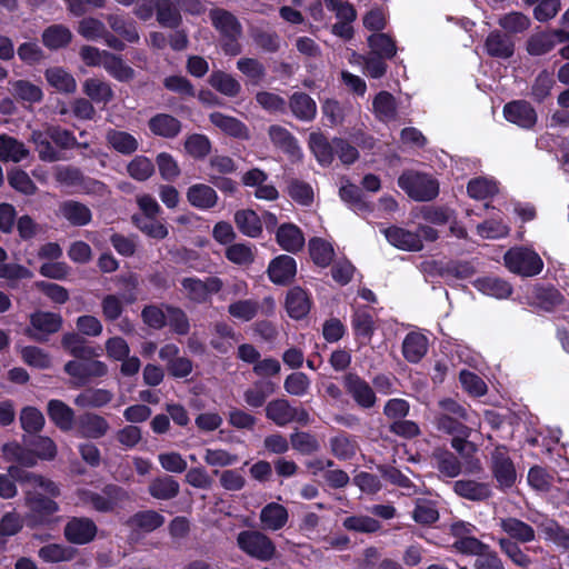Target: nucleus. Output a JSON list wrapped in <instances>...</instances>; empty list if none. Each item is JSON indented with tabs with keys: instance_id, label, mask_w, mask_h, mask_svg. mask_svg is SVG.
Masks as SVG:
<instances>
[{
	"instance_id": "6e6d98bb",
	"label": "nucleus",
	"mask_w": 569,
	"mask_h": 569,
	"mask_svg": "<svg viewBox=\"0 0 569 569\" xmlns=\"http://www.w3.org/2000/svg\"><path fill=\"white\" fill-rule=\"evenodd\" d=\"M39 557L46 562L70 561L76 556V550L60 543H49L39 549Z\"/></svg>"
},
{
	"instance_id": "69168bd1",
	"label": "nucleus",
	"mask_w": 569,
	"mask_h": 569,
	"mask_svg": "<svg viewBox=\"0 0 569 569\" xmlns=\"http://www.w3.org/2000/svg\"><path fill=\"white\" fill-rule=\"evenodd\" d=\"M477 287L485 295L492 296L499 299L507 298L511 295V286L498 278H483L477 281Z\"/></svg>"
},
{
	"instance_id": "37998d69",
	"label": "nucleus",
	"mask_w": 569,
	"mask_h": 569,
	"mask_svg": "<svg viewBox=\"0 0 569 569\" xmlns=\"http://www.w3.org/2000/svg\"><path fill=\"white\" fill-rule=\"evenodd\" d=\"M48 83L60 92L73 93L77 89L76 79L60 67H52L44 72Z\"/></svg>"
},
{
	"instance_id": "2eb2a0df",
	"label": "nucleus",
	"mask_w": 569,
	"mask_h": 569,
	"mask_svg": "<svg viewBox=\"0 0 569 569\" xmlns=\"http://www.w3.org/2000/svg\"><path fill=\"white\" fill-rule=\"evenodd\" d=\"M569 41V32L562 29L533 33L527 41V51L531 56H542L557 44Z\"/></svg>"
},
{
	"instance_id": "49530a36",
	"label": "nucleus",
	"mask_w": 569,
	"mask_h": 569,
	"mask_svg": "<svg viewBox=\"0 0 569 569\" xmlns=\"http://www.w3.org/2000/svg\"><path fill=\"white\" fill-rule=\"evenodd\" d=\"M237 228L246 236L257 238L262 232L261 220L253 210H240L234 214Z\"/></svg>"
},
{
	"instance_id": "a211bd4d",
	"label": "nucleus",
	"mask_w": 569,
	"mask_h": 569,
	"mask_svg": "<svg viewBox=\"0 0 569 569\" xmlns=\"http://www.w3.org/2000/svg\"><path fill=\"white\" fill-rule=\"evenodd\" d=\"M347 392L362 408H371L376 403V395L367 381L355 373H348L343 378Z\"/></svg>"
},
{
	"instance_id": "338daca9",
	"label": "nucleus",
	"mask_w": 569,
	"mask_h": 569,
	"mask_svg": "<svg viewBox=\"0 0 569 569\" xmlns=\"http://www.w3.org/2000/svg\"><path fill=\"white\" fill-rule=\"evenodd\" d=\"M31 140L36 146V150L39 154V158L43 161H58L60 160V153L56 150V148L51 144L50 138L46 132L33 131L31 136Z\"/></svg>"
},
{
	"instance_id": "412c9836",
	"label": "nucleus",
	"mask_w": 569,
	"mask_h": 569,
	"mask_svg": "<svg viewBox=\"0 0 569 569\" xmlns=\"http://www.w3.org/2000/svg\"><path fill=\"white\" fill-rule=\"evenodd\" d=\"M503 114L506 119L522 128H531L537 121L535 109L527 101H512L505 106Z\"/></svg>"
},
{
	"instance_id": "473e14b6",
	"label": "nucleus",
	"mask_w": 569,
	"mask_h": 569,
	"mask_svg": "<svg viewBox=\"0 0 569 569\" xmlns=\"http://www.w3.org/2000/svg\"><path fill=\"white\" fill-rule=\"evenodd\" d=\"M289 107L292 114L302 121H311L317 114L315 100L305 92H295L289 99Z\"/></svg>"
},
{
	"instance_id": "a18cd8bd",
	"label": "nucleus",
	"mask_w": 569,
	"mask_h": 569,
	"mask_svg": "<svg viewBox=\"0 0 569 569\" xmlns=\"http://www.w3.org/2000/svg\"><path fill=\"white\" fill-rule=\"evenodd\" d=\"M358 449L356 439L347 433H339L330 439V451L340 460L353 458Z\"/></svg>"
},
{
	"instance_id": "5701e85b",
	"label": "nucleus",
	"mask_w": 569,
	"mask_h": 569,
	"mask_svg": "<svg viewBox=\"0 0 569 569\" xmlns=\"http://www.w3.org/2000/svg\"><path fill=\"white\" fill-rule=\"evenodd\" d=\"M296 272V260L287 254H281L274 258L268 267L269 278L277 284H286L290 282L295 278Z\"/></svg>"
},
{
	"instance_id": "680f3d73",
	"label": "nucleus",
	"mask_w": 569,
	"mask_h": 569,
	"mask_svg": "<svg viewBox=\"0 0 569 569\" xmlns=\"http://www.w3.org/2000/svg\"><path fill=\"white\" fill-rule=\"evenodd\" d=\"M498 545L500 550L518 567L522 569L529 568L531 565V559L527 556L523 550L520 548L518 542L512 541L507 538H499Z\"/></svg>"
},
{
	"instance_id": "4be33fe9",
	"label": "nucleus",
	"mask_w": 569,
	"mask_h": 569,
	"mask_svg": "<svg viewBox=\"0 0 569 569\" xmlns=\"http://www.w3.org/2000/svg\"><path fill=\"white\" fill-rule=\"evenodd\" d=\"M58 216L76 227L87 226L92 220L90 208L77 200L62 201L59 204Z\"/></svg>"
},
{
	"instance_id": "cd10ccee",
	"label": "nucleus",
	"mask_w": 569,
	"mask_h": 569,
	"mask_svg": "<svg viewBox=\"0 0 569 569\" xmlns=\"http://www.w3.org/2000/svg\"><path fill=\"white\" fill-rule=\"evenodd\" d=\"M278 244L288 252H297L305 246L302 231L293 223L281 224L276 233Z\"/></svg>"
},
{
	"instance_id": "052dcab7",
	"label": "nucleus",
	"mask_w": 569,
	"mask_h": 569,
	"mask_svg": "<svg viewBox=\"0 0 569 569\" xmlns=\"http://www.w3.org/2000/svg\"><path fill=\"white\" fill-rule=\"evenodd\" d=\"M373 110L380 120H393L397 114V106L393 96L387 91L379 92L373 100Z\"/></svg>"
},
{
	"instance_id": "864d4df0",
	"label": "nucleus",
	"mask_w": 569,
	"mask_h": 569,
	"mask_svg": "<svg viewBox=\"0 0 569 569\" xmlns=\"http://www.w3.org/2000/svg\"><path fill=\"white\" fill-rule=\"evenodd\" d=\"M209 83L220 93L227 97H236L241 91V84L231 74L222 71L211 73Z\"/></svg>"
},
{
	"instance_id": "a19ab883",
	"label": "nucleus",
	"mask_w": 569,
	"mask_h": 569,
	"mask_svg": "<svg viewBox=\"0 0 569 569\" xmlns=\"http://www.w3.org/2000/svg\"><path fill=\"white\" fill-rule=\"evenodd\" d=\"M113 399V393L107 389H86L74 398V405L81 408H101Z\"/></svg>"
},
{
	"instance_id": "39448f33",
	"label": "nucleus",
	"mask_w": 569,
	"mask_h": 569,
	"mask_svg": "<svg viewBox=\"0 0 569 569\" xmlns=\"http://www.w3.org/2000/svg\"><path fill=\"white\" fill-rule=\"evenodd\" d=\"M399 187L417 201H429L439 192L438 182L430 176L419 172H403L398 179Z\"/></svg>"
},
{
	"instance_id": "3c124183",
	"label": "nucleus",
	"mask_w": 569,
	"mask_h": 569,
	"mask_svg": "<svg viewBox=\"0 0 569 569\" xmlns=\"http://www.w3.org/2000/svg\"><path fill=\"white\" fill-rule=\"evenodd\" d=\"M103 68L111 77L121 82H128L134 77V70L121 57L111 52L107 56Z\"/></svg>"
},
{
	"instance_id": "ddd939ff",
	"label": "nucleus",
	"mask_w": 569,
	"mask_h": 569,
	"mask_svg": "<svg viewBox=\"0 0 569 569\" xmlns=\"http://www.w3.org/2000/svg\"><path fill=\"white\" fill-rule=\"evenodd\" d=\"M98 532L94 521L87 517L70 518L63 529L67 541L73 545H87L91 542Z\"/></svg>"
},
{
	"instance_id": "4c0bfd02",
	"label": "nucleus",
	"mask_w": 569,
	"mask_h": 569,
	"mask_svg": "<svg viewBox=\"0 0 569 569\" xmlns=\"http://www.w3.org/2000/svg\"><path fill=\"white\" fill-rule=\"evenodd\" d=\"M211 123L220 129L223 133L234 138H248V128L240 120L226 116L221 112H212L210 114Z\"/></svg>"
},
{
	"instance_id": "f3484780",
	"label": "nucleus",
	"mask_w": 569,
	"mask_h": 569,
	"mask_svg": "<svg viewBox=\"0 0 569 569\" xmlns=\"http://www.w3.org/2000/svg\"><path fill=\"white\" fill-rule=\"evenodd\" d=\"M268 136L276 148L281 149L291 160L300 161L303 157L302 150L295 136L284 127L272 124L268 129Z\"/></svg>"
},
{
	"instance_id": "5fc2aeb1",
	"label": "nucleus",
	"mask_w": 569,
	"mask_h": 569,
	"mask_svg": "<svg viewBox=\"0 0 569 569\" xmlns=\"http://www.w3.org/2000/svg\"><path fill=\"white\" fill-rule=\"evenodd\" d=\"M499 27L505 30V34L522 33L530 27V19L521 12H509L498 19Z\"/></svg>"
},
{
	"instance_id": "e433bc0d",
	"label": "nucleus",
	"mask_w": 569,
	"mask_h": 569,
	"mask_svg": "<svg viewBox=\"0 0 569 569\" xmlns=\"http://www.w3.org/2000/svg\"><path fill=\"white\" fill-rule=\"evenodd\" d=\"M149 129L156 136L174 138L181 131V122L173 116L159 113L149 120Z\"/></svg>"
},
{
	"instance_id": "58836bf2",
	"label": "nucleus",
	"mask_w": 569,
	"mask_h": 569,
	"mask_svg": "<svg viewBox=\"0 0 569 569\" xmlns=\"http://www.w3.org/2000/svg\"><path fill=\"white\" fill-rule=\"evenodd\" d=\"M9 83L12 96L23 103L31 106L41 102L43 99L42 89L28 80H14Z\"/></svg>"
},
{
	"instance_id": "c03bdc74",
	"label": "nucleus",
	"mask_w": 569,
	"mask_h": 569,
	"mask_svg": "<svg viewBox=\"0 0 569 569\" xmlns=\"http://www.w3.org/2000/svg\"><path fill=\"white\" fill-rule=\"evenodd\" d=\"M83 92L97 103H108L113 99L111 84L98 78H89L83 82Z\"/></svg>"
},
{
	"instance_id": "7ed1b4c3",
	"label": "nucleus",
	"mask_w": 569,
	"mask_h": 569,
	"mask_svg": "<svg viewBox=\"0 0 569 569\" xmlns=\"http://www.w3.org/2000/svg\"><path fill=\"white\" fill-rule=\"evenodd\" d=\"M214 29L220 33V43L227 56H238L242 51L239 39L242 34V26L230 11L216 8L209 12Z\"/></svg>"
},
{
	"instance_id": "f257e3e1",
	"label": "nucleus",
	"mask_w": 569,
	"mask_h": 569,
	"mask_svg": "<svg viewBox=\"0 0 569 569\" xmlns=\"http://www.w3.org/2000/svg\"><path fill=\"white\" fill-rule=\"evenodd\" d=\"M8 471L16 481L27 487L24 491L26 505L39 522H46L59 511V505L54 499L60 496V488L56 482L17 466L10 467Z\"/></svg>"
},
{
	"instance_id": "c85d7f7f",
	"label": "nucleus",
	"mask_w": 569,
	"mask_h": 569,
	"mask_svg": "<svg viewBox=\"0 0 569 569\" xmlns=\"http://www.w3.org/2000/svg\"><path fill=\"white\" fill-rule=\"evenodd\" d=\"M289 519L288 510L278 502L266 505L260 511V521L264 529L277 531L282 529Z\"/></svg>"
},
{
	"instance_id": "2f4dec72",
	"label": "nucleus",
	"mask_w": 569,
	"mask_h": 569,
	"mask_svg": "<svg viewBox=\"0 0 569 569\" xmlns=\"http://www.w3.org/2000/svg\"><path fill=\"white\" fill-rule=\"evenodd\" d=\"M351 325L355 335L362 345L368 343L376 330L375 320L369 309H357L352 316Z\"/></svg>"
},
{
	"instance_id": "ea45409f",
	"label": "nucleus",
	"mask_w": 569,
	"mask_h": 569,
	"mask_svg": "<svg viewBox=\"0 0 569 569\" xmlns=\"http://www.w3.org/2000/svg\"><path fill=\"white\" fill-rule=\"evenodd\" d=\"M455 492L468 500L481 501L490 497L489 485L473 480H458L453 483Z\"/></svg>"
},
{
	"instance_id": "de8ad7c7",
	"label": "nucleus",
	"mask_w": 569,
	"mask_h": 569,
	"mask_svg": "<svg viewBox=\"0 0 569 569\" xmlns=\"http://www.w3.org/2000/svg\"><path fill=\"white\" fill-rule=\"evenodd\" d=\"M61 346L72 357L78 359H89L94 356L93 348L87 346L81 336L76 332L64 333L61 338Z\"/></svg>"
},
{
	"instance_id": "4468645a",
	"label": "nucleus",
	"mask_w": 569,
	"mask_h": 569,
	"mask_svg": "<svg viewBox=\"0 0 569 569\" xmlns=\"http://www.w3.org/2000/svg\"><path fill=\"white\" fill-rule=\"evenodd\" d=\"M78 32L87 40L103 39L104 43L114 50L122 51L124 42L111 34L104 23L96 18H84L79 22Z\"/></svg>"
},
{
	"instance_id": "0eeeda50",
	"label": "nucleus",
	"mask_w": 569,
	"mask_h": 569,
	"mask_svg": "<svg viewBox=\"0 0 569 569\" xmlns=\"http://www.w3.org/2000/svg\"><path fill=\"white\" fill-rule=\"evenodd\" d=\"M506 267L513 273L532 277L541 272L543 262L538 253L527 248H513L506 252Z\"/></svg>"
},
{
	"instance_id": "c756f323",
	"label": "nucleus",
	"mask_w": 569,
	"mask_h": 569,
	"mask_svg": "<svg viewBox=\"0 0 569 569\" xmlns=\"http://www.w3.org/2000/svg\"><path fill=\"white\" fill-rule=\"evenodd\" d=\"M385 233L388 241L401 250L419 251L422 249V240H420V236L415 232L399 227H391L388 228Z\"/></svg>"
},
{
	"instance_id": "b1692460",
	"label": "nucleus",
	"mask_w": 569,
	"mask_h": 569,
	"mask_svg": "<svg viewBox=\"0 0 569 569\" xmlns=\"http://www.w3.org/2000/svg\"><path fill=\"white\" fill-rule=\"evenodd\" d=\"M486 52L493 58L508 59L515 52V42L508 34L500 30L491 31L485 41Z\"/></svg>"
},
{
	"instance_id": "dca6fc26",
	"label": "nucleus",
	"mask_w": 569,
	"mask_h": 569,
	"mask_svg": "<svg viewBox=\"0 0 569 569\" xmlns=\"http://www.w3.org/2000/svg\"><path fill=\"white\" fill-rule=\"evenodd\" d=\"M76 435L84 439H100L110 430L107 419L94 412H86L78 417L74 425Z\"/></svg>"
},
{
	"instance_id": "423d86ee",
	"label": "nucleus",
	"mask_w": 569,
	"mask_h": 569,
	"mask_svg": "<svg viewBox=\"0 0 569 569\" xmlns=\"http://www.w3.org/2000/svg\"><path fill=\"white\" fill-rule=\"evenodd\" d=\"M238 547L248 556L261 561L271 560L276 555L273 541L257 530H244L237 537Z\"/></svg>"
},
{
	"instance_id": "aec40b11",
	"label": "nucleus",
	"mask_w": 569,
	"mask_h": 569,
	"mask_svg": "<svg viewBox=\"0 0 569 569\" xmlns=\"http://www.w3.org/2000/svg\"><path fill=\"white\" fill-rule=\"evenodd\" d=\"M499 527L510 539L520 543H528L535 540L536 531L527 522L516 517H505L499 519Z\"/></svg>"
},
{
	"instance_id": "8fccbe9b",
	"label": "nucleus",
	"mask_w": 569,
	"mask_h": 569,
	"mask_svg": "<svg viewBox=\"0 0 569 569\" xmlns=\"http://www.w3.org/2000/svg\"><path fill=\"white\" fill-rule=\"evenodd\" d=\"M538 528L545 535L546 539L562 549L569 550V529L561 527L557 521L551 519L543 520L539 523Z\"/></svg>"
},
{
	"instance_id": "9d476101",
	"label": "nucleus",
	"mask_w": 569,
	"mask_h": 569,
	"mask_svg": "<svg viewBox=\"0 0 569 569\" xmlns=\"http://www.w3.org/2000/svg\"><path fill=\"white\" fill-rule=\"evenodd\" d=\"M62 327L60 315L49 311H36L30 315V327L24 333L34 341L44 342L52 333L58 332Z\"/></svg>"
},
{
	"instance_id": "9b49d317",
	"label": "nucleus",
	"mask_w": 569,
	"mask_h": 569,
	"mask_svg": "<svg viewBox=\"0 0 569 569\" xmlns=\"http://www.w3.org/2000/svg\"><path fill=\"white\" fill-rule=\"evenodd\" d=\"M490 469L501 488H510L517 480V471L506 446H497L490 453Z\"/></svg>"
},
{
	"instance_id": "1a4fd4ad",
	"label": "nucleus",
	"mask_w": 569,
	"mask_h": 569,
	"mask_svg": "<svg viewBox=\"0 0 569 569\" xmlns=\"http://www.w3.org/2000/svg\"><path fill=\"white\" fill-rule=\"evenodd\" d=\"M182 292L190 301L196 303H206L210 297L218 293L223 288V281L216 276L199 279L188 277L181 280Z\"/></svg>"
},
{
	"instance_id": "bb28decb",
	"label": "nucleus",
	"mask_w": 569,
	"mask_h": 569,
	"mask_svg": "<svg viewBox=\"0 0 569 569\" xmlns=\"http://www.w3.org/2000/svg\"><path fill=\"white\" fill-rule=\"evenodd\" d=\"M308 147L321 166H329L333 161L335 144L320 131L309 134Z\"/></svg>"
},
{
	"instance_id": "e2e57ef3",
	"label": "nucleus",
	"mask_w": 569,
	"mask_h": 569,
	"mask_svg": "<svg viewBox=\"0 0 569 569\" xmlns=\"http://www.w3.org/2000/svg\"><path fill=\"white\" fill-rule=\"evenodd\" d=\"M369 47L375 56L391 59L397 52L393 39L386 33H373L368 38Z\"/></svg>"
},
{
	"instance_id": "603ef678",
	"label": "nucleus",
	"mask_w": 569,
	"mask_h": 569,
	"mask_svg": "<svg viewBox=\"0 0 569 569\" xmlns=\"http://www.w3.org/2000/svg\"><path fill=\"white\" fill-rule=\"evenodd\" d=\"M71 31L61 24L50 26L42 33V42L49 49L62 48L71 41Z\"/></svg>"
},
{
	"instance_id": "79ce46f5",
	"label": "nucleus",
	"mask_w": 569,
	"mask_h": 569,
	"mask_svg": "<svg viewBox=\"0 0 569 569\" xmlns=\"http://www.w3.org/2000/svg\"><path fill=\"white\" fill-rule=\"evenodd\" d=\"M148 491L156 499L170 500L179 495L180 486L171 476H162L149 483Z\"/></svg>"
},
{
	"instance_id": "7c9ffc66",
	"label": "nucleus",
	"mask_w": 569,
	"mask_h": 569,
	"mask_svg": "<svg viewBox=\"0 0 569 569\" xmlns=\"http://www.w3.org/2000/svg\"><path fill=\"white\" fill-rule=\"evenodd\" d=\"M29 156L23 142L8 136L0 134V161L18 163Z\"/></svg>"
},
{
	"instance_id": "393cba45",
	"label": "nucleus",
	"mask_w": 569,
	"mask_h": 569,
	"mask_svg": "<svg viewBox=\"0 0 569 569\" xmlns=\"http://www.w3.org/2000/svg\"><path fill=\"white\" fill-rule=\"evenodd\" d=\"M47 413L57 428L62 431H70L76 425L73 409L61 400H50L47 406Z\"/></svg>"
},
{
	"instance_id": "6e6552de",
	"label": "nucleus",
	"mask_w": 569,
	"mask_h": 569,
	"mask_svg": "<svg viewBox=\"0 0 569 569\" xmlns=\"http://www.w3.org/2000/svg\"><path fill=\"white\" fill-rule=\"evenodd\" d=\"M266 417L279 427H284L293 421L308 425L309 413L302 408H296L287 399L278 398L267 403Z\"/></svg>"
},
{
	"instance_id": "13d9d810",
	"label": "nucleus",
	"mask_w": 569,
	"mask_h": 569,
	"mask_svg": "<svg viewBox=\"0 0 569 569\" xmlns=\"http://www.w3.org/2000/svg\"><path fill=\"white\" fill-rule=\"evenodd\" d=\"M108 143L118 152L123 154L133 153L138 149V140L130 133L118 130L107 132Z\"/></svg>"
},
{
	"instance_id": "f704fd0d",
	"label": "nucleus",
	"mask_w": 569,
	"mask_h": 569,
	"mask_svg": "<svg viewBox=\"0 0 569 569\" xmlns=\"http://www.w3.org/2000/svg\"><path fill=\"white\" fill-rule=\"evenodd\" d=\"M310 307V298L302 288L295 287L289 290L286 298V309L291 318H303L309 312Z\"/></svg>"
},
{
	"instance_id": "a878e982",
	"label": "nucleus",
	"mask_w": 569,
	"mask_h": 569,
	"mask_svg": "<svg viewBox=\"0 0 569 569\" xmlns=\"http://www.w3.org/2000/svg\"><path fill=\"white\" fill-rule=\"evenodd\" d=\"M187 200L194 208L208 210L217 204L218 194L212 187L197 183L187 190Z\"/></svg>"
},
{
	"instance_id": "c9c22d12",
	"label": "nucleus",
	"mask_w": 569,
	"mask_h": 569,
	"mask_svg": "<svg viewBox=\"0 0 569 569\" xmlns=\"http://www.w3.org/2000/svg\"><path fill=\"white\" fill-rule=\"evenodd\" d=\"M431 460L441 475L448 478H455L461 472L459 459L449 450L437 448L431 453Z\"/></svg>"
},
{
	"instance_id": "0e129e2a",
	"label": "nucleus",
	"mask_w": 569,
	"mask_h": 569,
	"mask_svg": "<svg viewBox=\"0 0 569 569\" xmlns=\"http://www.w3.org/2000/svg\"><path fill=\"white\" fill-rule=\"evenodd\" d=\"M21 428L28 433H37L44 426V417L36 407H24L19 416Z\"/></svg>"
},
{
	"instance_id": "6ab92c4d",
	"label": "nucleus",
	"mask_w": 569,
	"mask_h": 569,
	"mask_svg": "<svg viewBox=\"0 0 569 569\" xmlns=\"http://www.w3.org/2000/svg\"><path fill=\"white\" fill-rule=\"evenodd\" d=\"M164 517L156 510H142L133 513L126 526L137 533H150L164 525Z\"/></svg>"
},
{
	"instance_id": "72a5a7b5",
	"label": "nucleus",
	"mask_w": 569,
	"mask_h": 569,
	"mask_svg": "<svg viewBox=\"0 0 569 569\" xmlns=\"http://www.w3.org/2000/svg\"><path fill=\"white\" fill-rule=\"evenodd\" d=\"M428 351V339L419 332H410L402 342L403 357L412 363L419 362Z\"/></svg>"
},
{
	"instance_id": "774afa93",
	"label": "nucleus",
	"mask_w": 569,
	"mask_h": 569,
	"mask_svg": "<svg viewBox=\"0 0 569 569\" xmlns=\"http://www.w3.org/2000/svg\"><path fill=\"white\" fill-rule=\"evenodd\" d=\"M184 150L194 159H203L211 151V142L207 136L193 133L187 137Z\"/></svg>"
},
{
	"instance_id": "f8f14e48",
	"label": "nucleus",
	"mask_w": 569,
	"mask_h": 569,
	"mask_svg": "<svg viewBox=\"0 0 569 569\" xmlns=\"http://www.w3.org/2000/svg\"><path fill=\"white\" fill-rule=\"evenodd\" d=\"M87 361L71 360L64 365V371L74 380L76 386H84L92 378H101L108 373V366L91 358Z\"/></svg>"
},
{
	"instance_id": "bf43d9fd",
	"label": "nucleus",
	"mask_w": 569,
	"mask_h": 569,
	"mask_svg": "<svg viewBox=\"0 0 569 569\" xmlns=\"http://www.w3.org/2000/svg\"><path fill=\"white\" fill-rule=\"evenodd\" d=\"M342 526L349 531L360 533H373L379 531L381 528V523L377 519L366 515H355L347 517L343 520Z\"/></svg>"
},
{
	"instance_id": "f03ea898",
	"label": "nucleus",
	"mask_w": 569,
	"mask_h": 569,
	"mask_svg": "<svg viewBox=\"0 0 569 569\" xmlns=\"http://www.w3.org/2000/svg\"><path fill=\"white\" fill-rule=\"evenodd\" d=\"M438 406L439 411L435 418L438 430L445 433L470 436L472 428L468 423L476 425L473 413L450 398L440 400Z\"/></svg>"
},
{
	"instance_id": "4d7b16f0",
	"label": "nucleus",
	"mask_w": 569,
	"mask_h": 569,
	"mask_svg": "<svg viewBox=\"0 0 569 569\" xmlns=\"http://www.w3.org/2000/svg\"><path fill=\"white\" fill-rule=\"evenodd\" d=\"M260 309V305L253 299L236 300L228 306V313L240 321H251Z\"/></svg>"
},
{
	"instance_id": "20e7f679",
	"label": "nucleus",
	"mask_w": 569,
	"mask_h": 569,
	"mask_svg": "<svg viewBox=\"0 0 569 569\" xmlns=\"http://www.w3.org/2000/svg\"><path fill=\"white\" fill-rule=\"evenodd\" d=\"M77 497L80 503L98 512H112L130 499L128 491L117 485H107L101 492L78 489Z\"/></svg>"
},
{
	"instance_id": "09e8293b",
	"label": "nucleus",
	"mask_w": 569,
	"mask_h": 569,
	"mask_svg": "<svg viewBox=\"0 0 569 569\" xmlns=\"http://www.w3.org/2000/svg\"><path fill=\"white\" fill-rule=\"evenodd\" d=\"M273 392L274 386L272 382L257 381L243 392V399L249 407L260 408Z\"/></svg>"
}]
</instances>
